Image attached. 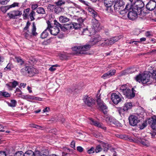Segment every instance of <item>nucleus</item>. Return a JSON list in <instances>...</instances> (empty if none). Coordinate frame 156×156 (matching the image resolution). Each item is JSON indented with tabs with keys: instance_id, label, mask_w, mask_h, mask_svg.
<instances>
[{
	"instance_id": "39",
	"label": "nucleus",
	"mask_w": 156,
	"mask_h": 156,
	"mask_svg": "<svg viewBox=\"0 0 156 156\" xmlns=\"http://www.w3.org/2000/svg\"><path fill=\"white\" fill-rule=\"evenodd\" d=\"M36 27L34 25V23H33V28H32V34L33 35L36 36L37 34V33L36 32Z\"/></svg>"
},
{
	"instance_id": "59",
	"label": "nucleus",
	"mask_w": 156,
	"mask_h": 156,
	"mask_svg": "<svg viewBox=\"0 0 156 156\" xmlns=\"http://www.w3.org/2000/svg\"><path fill=\"white\" fill-rule=\"evenodd\" d=\"M9 0H0V3L3 5L9 2Z\"/></svg>"
},
{
	"instance_id": "51",
	"label": "nucleus",
	"mask_w": 156,
	"mask_h": 156,
	"mask_svg": "<svg viewBox=\"0 0 156 156\" xmlns=\"http://www.w3.org/2000/svg\"><path fill=\"white\" fill-rule=\"evenodd\" d=\"M10 96V94L7 92L3 91V96L4 97H9Z\"/></svg>"
},
{
	"instance_id": "34",
	"label": "nucleus",
	"mask_w": 156,
	"mask_h": 156,
	"mask_svg": "<svg viewBox=\"0 0 156 156\" xmlns=\"http://www.w3.org/2000/svg\"><path fill=\"white\" fill-rule=\"evenodd\" d=\"M47 31H48V29H46L41 34V37L42 39L46 38L48 35V33Z\"/></svg>"
},
{
	"instance_id": "5",
	"label": "nucleus",
	"mask_w": 156,
	"mask_h": 156,
	"mask_svg": "<svg viewBox=\"0 0 156 156\" xmlns=\"http://www.w3.org/2000/svg\"><path fill=\"white\" fill-rule=\"evenodd\" d=\"M126 10H129V12L127 14V16L129 19L133 20L136 19L138 15L140 16V17L141 18V16L143 14H141L140 12L137 11V10L132 7V6L128 9H126Z\"/></svg>"
},
{
	"instance_id": "8",
	"label": "nucleus",
	"mask_w": 156,
	"mask_h": 156,
	"mask_svg": "<svg viewBox=\"0 0 156 156\" xmlns=\"http://www.w3.org/2000/svg\"><path fill=\"white\" fill-rule=\"evenodd\" d=\"M124 4V2L122 0H117L116 1L114 5V9L116 11L120 10L121 14H123L124 12H126V9H125V8L123 10Z\"/></svg>"
},
{
	"instance_id": "60",
	"label": "nucleus",
	"mask_w": 156,
	"mask_h": 156,
	"mask_svg": "<svg viewBox=\"0 0 156 156\" xmlns=\"http://www.w3.org/2000/svg\"><path fill=\"white\" fill-rule=\"evenodd\" d=\"M103 146L105 148V150L108 149L109 147V144L108 143H104L103 144Z\"/></svg>"
},
{
	"instance_id": "12",
	"label": "nucleus",
	"mask_w": 156,
	"mask_h": 156,
	"mask_svg": "<svg viewBox=\"0 0 156 156\" xmlns=\"http://www.w3.org/2000/svg\"><path fill=\"white\" fill-rule=\"evenodd\" d=\"M97 103L98 105L101 109L104 114H107L108 111V107L99 98H98L97 100Z\"/></svg>"
},
{
	"instance_id": "27",
	"label": "nucleus",
	"mask_w": 156,
	"mask_h": 156,
	"mask_svg": "<svg viewBox=\"0 0 156 156\" xmlns=\"http://www.w3.org/2000/svg\"><path fill=\"white\" fill-rule=\"evenodd\" d=\"M153 122L151 125L152 128L156 130V116L154 115L152 117Z\"/></svg>"
},
{
	"instance_id": "3",
	"label": "nucleus",
	"mask_w": 156,
	"mask_h": 156,
	"mask_svg": "<svg viewBox=\"0 0 156 156\" xmlns=\"http://www.w3.org/2000/svg\"><path fill=\"white\" fill-rule=\"evenodd\" d=\"M91 47L89 44L84 45L77 46L72 48V50L76 52V53L80 54H85V51L88 50Z\"/></svg>"
},
{
	"instance_id": "4",
	"label": "nucleus",
	"mask_w": 156,
	"mask_h": 156,
	"mask_svg": "<svg viewBox=\"0 0 156 156\" xmlns=\"http://www.w3.org/2000/svg\"><path fill=\"white\" fill-rule=\"evenodd\" d=\"M122 37V36L121 35L119 37L115 36L108 39L103 38L102 40V42H101L100 44L103 46L111 45L121 38Z\"/></svg>"
},
{
	"instance_id": "38",
	"label": "nucleus",
	"mask_w": 156,
	"mask_h": 156,
	"mask_svg": "<svg viewBox=\"0 0 156 156\" xmlns=\"http://www.w3.org/2000/svg\"><path fill=\"white\" fill-rule=\"evenodd\" d=\"M62 11V8L61 7H55V8L54 9L55 12L56 13V14H58L60 12H61Z\"/></svg>"
},
{
	"instance_id": "19",
	"label": "nucleus",
	"mask_w": 156,
	"mask_h": 156,
	"mask_svg": "<svg viewBox=\"0 0 156 156\" xmlns=\"http://www.w3.org/2000/svg\"><path fill=\"white\" fill-rule=\"evenodd\" d=\"M55 26L51 27L48 29V31L50 32L51 34L54 36L57 35L59 32V27L58 26Z\"/></svg>"
},
{
	"instance_id": "47",
	"label": "nucleus",
	"mask_w": 156,
	"mask_h": 156,
	"mask_svg": "<svg viewBox=\"0 0 156 156\" xmlns=\"http://www.w3.org/2000/svg\"><path fill=\"white\" fill-rule=\"evenodd\" d=\"M55 6L53 5L49 4L48 6V9L50 10H53L55 9Z\"/></svg>"
},
{
	"instance_id": "61",
	"label": "nucleus",
	"mask_w": 156,
	"mask_h": 156,
	"mask_svg": "<svg viewBox=\"0 0 156 156\" xmlns=\"http://www.w3.org/2000/svg\"><path fill=\"white\" fill-rule=\"evenodd\" d=\"M121 138L127 140L128 139V136L127 135H121L120 136Z\"/></svg>"
},
{
	"instance_id": "63",
	"label": "nucleus",
	"mask_w": 156,
	"mask_h": 156,
	"mask_svg": "<svg viewBox=\"0 0 156 156\" xmlns=\"http://www.w3.org/2000/svg\"><path fill=\"white\" fill-rule=\"evenodd\" d=\"M32 100H36L38 101H41L42 99L41 98L33 96Z\"/></svg>"
},
{
	"instance_id": "17",
	"label": "nucleus",
	"mask_w": 156,
	"mask_h": 156,
	"mask_svg": "<svg viewBox=\"0 0 156 156\" xmlns=\"http://www.w3.org/2000/svg\"><path fill=\"white\" fill-rule=\"evenodd\" d=\"M83 100L84 103L88 106H91L94 104V99L91 97L87 95L84 96Z\"/></svg>"
},
{
	"instance_id": "11",
	"label": "nucleus",
	"mask_w": 156,
	"mask_h": 156,
	"mask_svg": "<svg viewBox=\"0 0 156 156\" xmlns=\"http://www.w3.org/2000/svg\"><path fill=\"white\" fill-rule=\"evenodd\" d=\"M98 16V14H97V16L94 17H92L94 18L92 20L91 23L92 27L95 32H97L101 29L100 23L98 20L95 18Z\"/></svg>"
},
{
	"instance_id": "32",
	"label": "nucleus",
	"mask_w": 156,
	"mask_h": 156,
	"mask_svg": "<svg viewBox=\"0 0 156 156\" xmlns=\"http://www.w3.org/2000/svg\"><path fill=\"white\" fill-rule=\"evenodd\" d=\"M105 115L104 116V119L109 124V123L111 122V121L113 117L109 116L107 115V114Z\"/></svg>"
},
{
	"instance_id": "16",
	"label": "nucleus",
	"mask_w": 156,
	"mask_h": 156,
	"mask_svg": "<svg viewBox=\"0 0 156 156\" xmlns=\"http://www.w3.org/2000/svg\"><path fill=\"white\" fill-rule=\"evenodd\" d=\"M89 122L91 125H94L98 128H101L104 130H106V128L104 126L103 124L94 121L92 118H89Z\"/></svg>"
},
{
	"instance_id": "35",
	"label": "nucleus",
	"mask_w": 156,
	"mask_h": 156,
	"mask_svg": "<svg viewBox=\"0 0 156 156\" xmlns=\"http://www.w3.org/2000/svg\"><path fill=\"white\" fill-rule=\"evenodd\" d=\"M36 12L38 14H44L45 13L44 9L42 7L37 8Z\"/></svg>"
},
{
	"instance_id": "33",
	"label": "nucleus",
	"mask_w": 156,
	"mask_h": 156,
	"mask_svg": "<svg viewBox=\"0 0 156 156\" xmlns=\"http://www.w3.org/2000/svg\"><path fill=\"white\" fill-rule=\"evenodd\" d=\"M36 152L34 153L31 150L27 151L24 154V156H36Z\"/></svg>"
},
{
	"instance_id": "62",
	"label": "nucleus",
	"mask_w": 156,
	"mask_h": 156,
	"mask_svg": "<svg viewBox=\"0 0 156 156\" xmlns=\"http://www.w3.org/2000/svg\"><path fill=\"white\" fill-rule=\"evenodd\" d=\"M77 150L78 151L81 152L83 151V149L81 147L78 146L77 147Z\"/></svg>"
},
{
	"instance_id": "41",
	"label": "nucleus",
	"mask_w": 156,
	"mask_h": 156,
	"mask_svg": "<svg viewBox=\"0 0 156 156\" xmlns=\"http://www.w3.org/2000/svg\"><path fill=\"white\" fill-rule=\"evenodd\" d=\"M59 66L55 64V65H52L49 69V70L51 71H53L56 70V67H59Z\"/></svg>"
},
{
	"instance_id": "1",
	"label": "nucleus",
	"mask_w": 156,
	"mask_h": 156,
	"mask_svg": "<svg viewBox=\"0 0 156 156\" xmlns=\"http://www.w3.org/2000/svg\"><path fill=\"white\" fill-rule=\"evenodd\" d=\"M151 74L152 77H151L150 73L148 72H146L137 75L135 79L137 81L143 84H150L152 81V78L154 79L156 81V70L153 71Z\"/></svg>"
},
{
	"instance_id": "31",
	"label": "nucleus",
	"mask_w": 156,
	"mask_h": 156,
	"mask_svg": "<svg viewBox=\"0 0 156 156\" xmlns=\"http://www.w3.org/2000/svg\"><path fill=\"white\" fill-rule=\"evenodd\" d=\"M112 121H113V122H111V124H114L115 126L119 127L122 126V125L115 119H113Z\"/></svg>"
},
{
	"instance_id": "26",
	"label": "nucleus",
	"mask_w": 156,
	"mask_h": 156,
	"mask_svg": "<svg viewBox=\"0 0 156 156\" xmlns=\"http://www.w3.org/2000/svg\"><path fill=\"white\" fill-rule=\"evenodd\" d=\"M139 141L143 145L147 147L149 146L150 145L148 140L144 138L140 139Z\"/></svg>"
},
{
	"instance_id": "57",
	"label": "nucleus",
	"mask_w": 156,
	"mask_h": 156,
	"mask_svg": "<svg viewBox=\"0 0 156 156\" xmlns=\"http://www.w3.org/2000/svg\"><path fill=\"white\" fill-rule=\"evenodd\" d=\"M67 28L68 30L73 29L74 28V26L73 25V23L68 24L67 27Z\"/></svg>"
},
{
	"instance_id": "23",
	"label": "nucleus",
	"mask_w": 156,
	"mask_h": 156,
	"mask_svg": "<svg viewBox=\"0 0 156 156\" xmlns=\"http://www.w3.org/2000/svg\"><path fill=\"white\" fill-rule=\"evenodd\" d=\"M101 38V37L99 35H96L93 38V41L92 42H94L93 44H96V43L99 41H100V44L101 42H102L103 39Z\"/></svg>"
},
{
	"instance_id": "58",
	"label": "nucleus",
	"mask_w": 156,
	"mask_h": 156,
	"mask_svg": "<svg viewBox=\"0 0 156 156\" xmlns=\"http://www.w3.org/2000/svg\"><path fill=\"white\" fill-rule=\"evenodd\" d=\"M94 152V149L92 147L87 151V153L89 154L93 153Z\"/></svg>"
},
{
	"instance_id": "10",
	"label": "nucleus",
	"mask_w": 156,
	"mask_h": 156,
	"mask_svg": "<svg viewBox=\"0 0 156 156\" xmlns=\"http://www.w3.org/2000/svg\"><path fill=\"white\" fill-rule=\"evenodd\" d=\"M111 99L113 103L116 105L117 104L122 101V98L120 94L119 93L117 94L113 93L111 95Z\"/></svg>"
},
{
	"instance_id": "6",
	"label": "nucleus",
	"mask_w": 156,
	"mask_h": 156,
	"mask_svg": "<svg viewBox=\"0 0 156 156\" xmlns=\"http://www.w3.org/2000/svg\"><path fill=\"white\" fill-rule=\"evenodd\" d=\"M21 73L24 75L29 74L30 76L34 75L37 72V70L35 68L32 67L26 66L21 70Z\"/></svg>"
},
{
	"instance_id": "55",
	"label": "nucleus",
	"mask_w": 156,
	"mask_h": 156,
	"mask_svg": "<svg viewBox=\"0 0 156 156\" xmlns=\"http://www.w3.org/2000/svg\"><path fill=\"white\" fill-rule=\"evenodd\" d=\"M30 24V23L28 21L26 24V26L24 28L23 30H29L28 28Z\"/></svg>"
},
{
	"instance_id": "56",
	"label": "nucleus",
	"mask_w": 156,
	"mask_h": 156,
	"mask_svg": "<svg viewBox=\"0 0 156 156\" xmlns=\"http://www.w3.org/2000/svg\"><path fill=\"white\" fill-rule=\"evenodd\" d=\"M147 125V122H144L142 124V125L140 126V128L141 129H143Z\"/></svg>"
},
{
	"instance_id": "28",
	"label": "nucleus",
	"mask_w": 156,
	"mask_h": 156,
	"mask_svg": "<svg viewBox=\"0 0 156 156\" xmlns=\"http://www.w3.org/2000/svg\"><path fill=\"white\" fill-rule=\"evenodd\" d=\"M59 21L60 22L64 23L69 21V19L67 18V17L61 16L59 18Z\"/></svg>"
},
{
	"instance_id": "49",
	"label": "nucleus",
	"mask_w": 156,
	"mask_h": 156,
	"mask_svg": "<svg viewBox=\"0 0 156 156\" xmlns=\"http://www.w3.org/2000/svg\"><path fill=\"white\" fill-rule=\"evenodd\" d=\"M16 59L18 63L22 65L23 64V62L22 59L20 57H17L16 58Z\"/></svg>"
},
{
	"instance_id": "15",
	"label": "nucleus",
	"mask_w": 156,
	"mask_h": 156,
	"mask_svg": "<svg viewBox=\"0 0 156 156\" xmlns=\"http://www.w3.org/2000/svg\"><path fill=\"white\" fill-rule=\"evenodd\" d=\"M22 13V12L21 11L18 10H14L8 13V16L10 19H14L17 16H20Z\"/></svg>"
},
{
	"instance_id": "64",
	"label": "nucleus",
	"mask_w": 156,
	"mask_h": 156,
	"mask_svg": "<svg viewBox=\"0 0 156 156\" xmlns=\"http://www.w3.org/2000/svg\"><path fill=\"white\" fill-rule=\"evenodd\" d=\"M75 141H73L71 143L70 146L71 147L73 148H74L75 147Z\"/></svg>"
},
{
	"instance_id": "42",
	"label": "nucleus",
	"mask_w": 156,
	"mask_h": 156,
	"mask_svg": "<svg viewBox=\"0 0 156 156\" xmlns=\"http://www.w3.org/2000/svg\"><path fill=\"white\" fill-rule=\"evenodd\" d=\"M35 12L33 11H32L29 15V16L31 20H33L34 19V16L35 15Z\"/></svg>"
},
{
	"instance_id": "18",
	"label": "nucleus",
	"mask_w": 156,
	"mask_h": 156,
	"mask_svg": "<svg viewBox=\"0 0 156 156\" xmlns=\"http://www.w3.org/2000/svg\"><path fill=\"white\" fill-rule=\"evenodd\" d=\"M132 107V105L131 102H127L125 103L122 108H120L119 110V113L120 115L122 114V112L127 111L129 109H130Z\"/></svg>"
},
{
	"instance_id": "50",
	"label": "nucleus",
	"mask_w": 156,
	"mask_h": 156,
	"mask_svg": "<svg viewBox=\"0 0 156 156\" xmlns=\"http://www.w3.org/2000/svg\"><path fill=\"white\" fill-rule=\"evenodd\" d=\"M73 25L74 26V29H77L80 28V25L79 23H73Z\"/></svg>"
},
{
	"instance_id": "48",
	"label": "nucleus",
	"mask_w": 156,
	"mask_h": 156,
	"mask_svg": "<svg viewBox=\"0 0 156 156\" xmlns=\"http://www.w3.org/2000/svg\"><path fill=\"white\" fill-rule=\"evenodd\" d=\"M108 72L110 76H111L114 75L116 72V70L115 69H111L108 71Z\"/></svg>"
},
{
	"instance_id": "29",
	"label": "nucleus",
	"mask_w": 156,
	"mask_h": 156,
	"mask_svg": "<svg viewBox=\"0 0 156 156\" xmlns=\"http://www.w3.org/2000/svg\"><path fill=\"white\" fill-rule=\"evenodd\" d=\"M7 103L9 106L14 107L16 106L17 104V102L15 100H12L10 102H7Z\"/></svg>"
},
{
	"instance_id": "14",
	"label": "nucleus",
	"mask_w": 156,
	"mask_h": 156,
	"mask_svg": "<svg viewBox=\"0 0 156 156\" xmlns=\"http://www.w3.org/2000/svg\"><path fill=\"white\" fill-rule=\"evenodd\" d=\"M129 124L132 126H136L139 122L138 116L135 115H131L129 117Z\"/></svg>"
},
{
	"instance_id": "2",
	"label": "nucleus",
	"mask_w": 156,
	"mask_h": 156,
	"mask_svg": "<svg viewBox=\"0 0 156 156\" xmlns=\"http://www.w3.org/2000/svg\"><path fill=\"white\" fill-rule=\"evenodd\" d=\"M120 92L128 98L131 99L135 96V93L129 89L126 84L121 86L120 87Z\"/></svg>"
},
{
	"instance_id": "37",
	"label": "nucleus",
	"mask_w": 156,
	"mask_h": 156,
	"mask_svg": "<svg viewBox=\"0 0 156 156\" xmlns=\"http://www.w3.org/2000/svg\"><path fill=\"white\" fill-rule=\"evenodd\" d=\"M9 9V5L5 6H2L0 7V9L4 13H5Z\"/></svg>"
},
{
	"instance_id": "46",
	"label": "nucleus",
	"mask_w": 156,
	"mask_h": 156,
	"mask_svg": "<svg viewBox=\"0 0 156 156\" xmlns=\"http://www.w3.org/2000/svg\"><path fill=\"white\" fill-rule=\"evenodd\" d=\"M36 156H48V155L41 153L39 151H36Z\"/></svg>"
},
{
	"instance_id": "22",
	"label": "nucleus",
	"mask_w": 156,
	"mask_h": 156,
	"mask_svg": "<svg viewBox=\"0 0 156 156\" xmlns=\"http://www.w3.org/2000/svg\"><path fill=\"white\" fill-rule=\"evenodd\" d=\"M54 22L55 25L58 26L59 27H60L62 31L65 32H66L67 31L68 32V29L67 28V27H63L59 23L57 22L56 20H55L54 21Z\"/></svg>"
},
{
	"instance_id": "40",
	"label": "nucleus",
	"mask_w": 156,
	"mask_h": 156,
	"mask_svg": "<svg viewBox=\"0 0 156 156\" xmlns=\"http://www.w3.org/2000/svg\"><path fill=\"white\" fill-rule=\"evenodd\" d=\"M15 93H16V95L17 96L21 95L22 93L21 90L18 88H16Z\"/></svg>"
},
{
	"instance_id": "21",
	"label": "nucleus",
	"mask_w": 156,
	"mask_h": 156,
	"mask_svg": "<svg viewBox=\"0 0 156 156\" xmlns=\"http://www.w3.org/2000/svg\"><path fill=\"white\" fill-rule=\"evenodd\" d=\"M156 2L154 1H152L149 2L147 4L146 7L148 10L150 11H152L154 10L156 7Z\"/></svg>"
},
{
	"instance_id": "54",
	"label": "nucleus",
	"mask_w": 156,
	"mask_h": 156,
	"mask_svg": "<svg viewBox=\"0 0 156 156\" xmlns=\"http://www.w3.org/2000/svg\"><path fill=\"white\" fill-rule=\"evenodd\" d=\"M102 150V149L100 146L98 145L97 146L95 149V152L96 153H98L101 151Z\"/></svg>"
},
{
	"instance_id": "7",
	"label": "nucleus",
	"mask_w": 156,
	"mask_h": 156,
	"mask_svg": "<svg viewBox=\"0 0 156 156\" xmlns=\"http://www.w3.org/2000/svg\"><path fill=\"white\" fill-rule=\"evenodd\" d=\"M144 6V4L143 2L141 0H138L135 2L134 1V3L132 5V7L134 9L136 10L139 12L143 14V16H144L145 13L143 11V8Z\"/></svg>"
},
{
	"instance_id": "44",
	"label": "nucleus",
	"mask_w": 156,
	"mask_h": 156,
	"mask_svg": "<svg viewBox=\"0 0 156 156\" xmlns=\"http://www.w3.org/2000/svg\"><path fill=\"white\" fill-rule=\"evenodd\" d=\"M20 3L18 2H14L12 5H9V8H14L16 7H19V4Z\"/></svg>"
},
{
	"instance_id": "30",
	"label": "nucleus",
	"mask_w": 156,
	"mask_h": 156,
	"mask_svg": "<svg viewBox=\"0 0 156 156\" xmlns=\"http://www.w3.org/2000/svg\"><path fill=\"white\" fill-rule=\"evenodd\" d=\"M112 121H113V122H111V124H114L115 126L119 127L122 126V125L115 119H113Z\"/></svg>"
},
{
	"instance_id": "9",
	"label": "nucleus",
	"mask_w": 156,
	"mask_h": 156,
	"mask_svg": "<svg viewBox=\"0 0 156 156\" xmlns=\"http://www.w3.org/2000/svg\"><path fill=\"white\" fill-rule=\"evenodd\" d=\"M78 0L87 6V7L86 8V9L90 13V15L92 17H94L97 16V12L91 7L90 4L88 2H86L83 0Z\"/></svg>"
},
{
	"instance_id": "52",
	"label": "nucleus",
	"mask_w": 156,
	"mask_h": 156,
	"mask_svg": "<svg viewBox=\"0 0 156 156\" xmlns=\"http://www.w3.org/2000/svg\"><path fill=\"white\" fill-rule=\"evenodd\" d=\"M110 77V76L108 72L107 73H105L103 76H102L101 77L104 78V79H106V78H109Z\"/></svg>"
},
{
	"instance_id": "13",
	"label": "nucleus",
	"mask_w": 156,
	"mask_h": 156,
	"mask_svg": "<svg viewBox=\"0 0 156 156\" xmlns=\"http://www.w3.org/2000/svg\"><path fill=\"white\" fill-rule=\"evenodd\" d=\"M115 0H105L104 5L106 7V10L109 13H112L113 12V9L112 6L113 2Z\"/></svg>"
},
{
	"instance_id": "43",
	"label": "nucleus",
	"mask_w": 156,
	"mask_h": 156,
	"mask_svg": "<svg viewBox=\"0 0 156 156\" xmlns=\"http://www.w3.org/2000/svg\"><path fill=\"white\" fill-rule=\"evenodd\" d=\"M14 156H24V154L22 151H19L16 153Z\"/></svg>"
},
{
	"instance_id": "20",
	"label": "nucleus",
	"mask_w": 156,
	"mask_h": 156,
	"mask_svg": "<svg viewBox=\"0 0 156 156\" xmlns=\"http://www.w3.org/2000/svg\"><path fill=\"white\" fill-rule=\"evenodd\" d=\"M12 81L9 82L6 84V86L9 90H12V88H15L18 85V82L15 80H12Z\"/></svg>"
},
{
	"instance_id": "25",
	"label": "nucleus",
	"mask_w": 156,
	"mask_h": 156,
	"mask_svg": "<svg viewBox=\"0 0 156 156\" xmlns=\"http://www.w3.org/2000/svg\"><path fill=\"white\" fill-rule=\"evenodd\" d=\"M127 2V4L126 6L125 7V9H128L130 8L131 6H132L134 3V0H125Z\"/></svg>"
},
{
	"instance_id": "45",
	"label": "nucleus",
	"mask_w": 156,
	"mask_h": 156,
	"mask_svg": "<svg viewBox=\"0 0 156 156\" xmlns=\"http://www.w3.org/2000/svg\"><path fill=\"white\" fill-rule=\"evenodd\" d=\"M89 31L87 28L83 29L82 34L88 35Z\"/></svg>"
},
{
	"instance_id": "53",
	"label": "nucleus",
	"mask_w": 156,
	"mask_h": 156,
	"mask_svg": "<svg viewBox=\"0 0 156 156\" xmlns=\"http://www.w3.org/2000/svg\"><path fill=\"white\" fill-rule=\"evenodd\" d=\"M145 35L147 37H151L153 36V33L151 32L147 31L145 33Z\"/></svg>"
},
{
	"instance_id": "24",
	"label": "nucleus",
	"mask_w": 156,
	"mask_h": 156,
	"mask_svg": "<svg viewBox=\"0 0 156 156\" xmlns=\"http://www.w3.org/2000/svg\"><path fill=\"white\" fill-rule=\"evenodd\" d=\"M22 34L25 38L28 39H30L32 36L31 33L29 30H23L22 32Z\"/></svg>"
},
{
	"instance_id": "36",
	"label": "nucleus",
	"mask_w": 156,
	"mask_h": 156,
	"mask_svg": "<svg viewBox=\"0 0 156 156\" xmlns=\"http://www.w3.org/2000/svg\"><path fill=\"white\" fill-rule=\"evenodd\" d=\"M65 3L64 0H58L57 2H55V3L58 6H61L65 4Z\"/></svg>"
}]
</instances>
